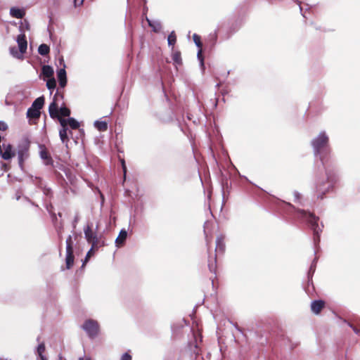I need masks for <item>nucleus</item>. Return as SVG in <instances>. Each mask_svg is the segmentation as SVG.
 <instances>
[{
	"mask_svg": "<svg viewBox=\"0 0 360 360\" xmlns=\"http://www.w3.org/2000/svg\"><path fill=\"white\" fill-rule=\"evenodd\" d=\"M68 125L72 129H76L79 128V123L73 117H69L68 119Z\"/></svg>",
	"mask_w": 360,
	"mask_h": 360,
	"instance_id": "obj_26",
	"label": "nucleus"
},
{
	"mask_svg": "<svg viewBox=\"0 0 360 360\" xmlns=\"http://www.w3.org/2000/svg\"><path fill=\"white\" fill-rule=\"evenodd\" d=\"M122 165H123L124 170L125 171V166H124V160H122Z\"/></svg>",
	"mask_w": 360,
	"mask_h": 360,
	"instance_id": "obj_45",
	"label": "nucleus"
},
{
	"mask_svg": "<svg viewBox=\"0 0 360 360\" xmlns=\"http://www.w3.org/2000/svg\"><path fill=\"white\" fill-rule=\"evenodd\" d=\"M84 237L86 241L93 245V248H98L103 245V243L100 241L99 237L96 231L88 225L84 229Z\"/></svg>",
	"mask_w": 360,
	"mask_h": 360,
	"instance_id": "obj_3",
	"label": "nucleus"
},
{
	"mask_svg": "<svg viewBox=\"0 0 360 360\" xmlns=\"http://www.w3.org/2000/svg\"><path fill=\"white\" fill-rule=\"evenodd\" d=\"M202 186H203V187H206V186H205V185L204 184V181H202Z\"/></svg>",
	"mask_w": 360,
	"mask_h": 360,
	"instance_id": "obj_46",
	"label": "nucleus"
},
{
	"mask_svg": "<svg viewBox=\"0 0 360 360\" xmlns=\"http://www.w3.org/2000/svg\"><path fill=\"white\" fill-rule=\"evenodd\" d=\"M44 103V97H39L33 102L31 107L34 108V109L37 110L38 111H40V110L42 108Z\"/></svg>",
	"mask_w": 360,
	"mask_h": 360,
	"instance_id": "obj_18",
	"label": "nucleus"
},
{
	"mask_svg": "<svg viewBox=\"0 0 360 360\" xmlns=\"http://www.w3.org/2000/svg\"><path fill=\"white\" fill-rule=\"evenodd\" d=\"M219 186L221 189L223 197L224 198L226 194L229 193L231 184L229 181H219Z\"/></svg>",
	"mask_w": 360,
	"mask_h": 360,
	"instance_id": "obj_19",
	"label": "nucleus"
},
{
	"mask_svg": "<svg viewBox=\"0 0 360 360\" xmlns=\"http://www.w3.org/2000/svg\"><path fill=\"white\" fill-rule=\"evenodd\" d=\"M225 250V244L224 242V237L219 236L216 240V251L218 252L223 253Z\"/></svg>",
	"mask_w": 360,
	"mask_h": 360,
	"instance_id": "obj_15",
	"label": "nucleus"
},
{
	"mask_svg": "<svg viewBox=\"0 0 360 360\" xmlns=\"http://www.w3.org/2000/svg\"><path fill=\"white\" fill-rule=\"evenodd\" d=\"M98 248H93V245H91V249L88 251L86 256L85 257V259L83 262V266L87 262L89 259L94 255V250L97 249Z\"/></svg>",
	"mask_w": 360,
	"mask_h": 360,
	"instance_id": "obj_31",
	"label": "nucleus"
},
{
	"mask_svg": "<svg viewBox=\"0 0 360 360\" xmlns=\"http://www.w3.org/2000/svg\"><path fill=\"white\" fill-rule=\"evenodd\" d=\"M9 51H10V53L14 58H16L18 59L22 58L23 54L21 53V52L20 51H18V49L15 46L11 47Z\"/></svg>",
	"mask_w": 360,
	"mask_h": 360,
	"instance_id": "obj_25",
	"label": "nucleus"
},
{
	"mask_svg": "<svg viewBox=\"0 0 360 360\" xmlns=\"http://www.w3.org/2000/svg\"><path fill=\"white\" fill-rule=\"evenodd\" d=\"M30 148V141L28 139L23 138L18 145V158L20 165L28 157V150Z\"/></svg>",
	"mask_w": 360,
	"mask_h": 360,
	"instance_id": "obj_4",
	"label": "nucleus"
},
{
	"mask_svg": "<svg viewBox=\"0 0 360 360\" xmlns=\"http://www.w3.org/2000/svg\"><path fill=\"white\" fill-rule=\"evenodd\" d=\"M293 194L295 197V201H297L300 198V193L297 191H295Z\"/></svg>",
	"mask_w": 360,
	"mask_h": 360,
	"instance_id": "obj_41",
	"label": "nucleus"
},
{
	"mask_svg": "<svg viewBox=\"0 0 360 360\" xmlns=\"http://www.w3.org/2000/svg\"><path fill=\"white\" fill-rule=\"evenodd\" d=\"M209 269L211 271H214L216 269L215 262H209L208 264Z\"/></svg>",
	"mask_w": 360,
	"mask_h": 360,
	"instance_id": "obj_37",
	"label": "nucleus"
},
{
	"mask_svg": "<svg viewBox=\"0 0 360 360\" xmlns=\"http://www.w3.org/2000/svg\"><path fill=\"white\" fill-rule=\"evenodd\" d=\"M46 86L49 90L55 89L56 86V82L54 77L49 78L46 82Z\"/></svg>",
	"mask_w": 360,
	"mask_h": 360,
	"instance_id": "obj_28",
	"label": "nucleus"
},
{
	"mask_svg": "<svg viewBox=\"0 0 360 360\" xmlns=\"http://www.w3.org/2000/svg\"><path fill=\"white\" fill-rule=\"evenodd\" d=\"M17 43L18 45L19 51L21 53L24 54L26 52L27 47V42L25 34L21 33L17 37Z\"/></svg>",
	"mask_w": 360,
	"mask_h": 360,
	"instance_id": "obj_7",
	"label": "nucleus"
},
{
	"mask_svg": "<svg viewBox=\"0 0 360 360\" xmlns=\"http://www.w3.org/2000/svg\"><path fill=\"white\" fill-rule=\"evenodd\" d=\"M82 328L91 338L96 337L99 333L98 323L93 319L85 321Z\"/></svg>",
	"mask_w": 360,
	"mask_h": 360,
	"instance_id": "obj_5",
	"label": "nucleus"
},
{
	"mask_svg": "<svg viewBox=\"0 0 360 360\" xmlns=\"http://www.w3.org/2000/svg\"><path fill=\"white\" fill-rule=\"evenodd\" d=\"M207 224V222H206V223L205 224V226H206ZM204 228L205 229V226H204ZM205 238H206L207 243L208 244V243H210V241H209V240H208V239H207V234H206V231H205Z\"/></svg>",
	"mask_w": 360,
	"mask_h": 360,
	"instance_id": "obj_42",
	"label": "nucleus"
},
{
	"mask_svg": "<svg viewBox=\"0 0 360 360\" xmlns=\"http://www.w3.org/2000/svg\"><path fill=\"white\" fill-rule=\"evenodd\" d=\"M45 352V345L44 342L39 344L37 348V354L40 357L41 360H46V357L44 355Z\"/></svg>",
	"mask_w": 360,
	"mask_h": 360,
	"instance_id": "obj_22",
	"label": "nucleus"
},
{
	"mask_svg": "<svg viewBox=\"0 0 360 360\" xmlns=\"http://www.w3.org/2000/svg\"><path fill=\"white\" fill-rule=\"evenodd\" d=\"M147 21L148 22L149 26L153 29V30L155 32H158L162 29V25L160 22L158 20H150L147 18Z\"/></svg>",
	"mask_w": 360,
	"mask_h": 360,
	"instance_id": "obj_16",
	"label": "nucleus"
},
{
	"mask_svg": "<svg viewBox=\"0 0 360 360\" xmlns=\"http://www.w3.org/2000/svg\"><path fill=\"white\" fill-rule=\"evenodd\" d=\"M197 56H198V60H200L201 67L202 68H204V62H203V58L202 56V49H200L199 51H198Z\"/></svg>",
	"mask_w": 360,
	"mask_h": 360,
	"instance_id": "obj_34",
	"label": "nucleus"
},
{
	"mask_svg": "<svg viewBox=\"0 0 360 360\" xmlns=\"http://www.w3.org/2000/svg\"><path fill=\"white\" fill-rule=\"evenodd\" d=\"M10 15L13 18H22L25 15V11L24 8H19L17 7H12L10 9Z\"/></svg>",
	"mask_w": 360,
	"mask_h": 360,
	"instance_id": "obj_12",
	"label": "nucleus"
},
{
	"mask_svg": "<svg viewBox=\"0 0 360 360\" xmlns=\"http://www.w3.org/2000/svg\"><path fill=\"white\" fill-rule=\"evenodd\" d=\"M65 65H63V68L60 69L57 72V77L59 82V85L60 87L63 88L66 86L67 84V77H66V71L65 70Z\"/></svg>",
	"mask_w": 360,
	"mask_h": 360,
	"instance_id": "obj_8",
	"label": "nucleus"
},
{
	"mask_svg": "<svg viewBox=\"0 0 360 360\" xmlns=\"http://www.w3.org/2000/svg\"><path fill=\"white\" fill-rule=\"evenodd\" d=\"M94 127L100 131H105L108 129V124L105 121H95Z\"/></svg>",
	"mask_w": 360,
	"mask_h": 360,
	"instance_id": "obj_20",
	"label": "nucleus"
},
{
	"mask_svg": "<svg viewBox=\"0 0 360 360\" xmlns=\"http://www.w3.org/2000/svg\"><path fill=\"white\" fill-rule=\"evenodd\" d=\"M86 360H91L90 359H86Z\"/></svg>",
	"mask_w": 360,
	"mask_h": 360,
	"instance_id": "obj_49",
	"label": "nucleus"
},
{
	"mask_svg": "<svg viewBox=\"0 0 360 360\" xmlns=\"http://www.w3.org/2000/svg\"><path fill=\"white\" fill-rule=\"evenodd\" d=\"M127 237V232L125 229H122L115 240V244L117 248L122 247Z\"/></svg>",
	"mask_w": 360,
	"mask_h": 360,
	"instance_id": "obj_11",
	"label": "nucleus"
},
{
	"mask_svg": "<svg viewBox=\"0 0 360 360\" xmlns=\"http://www.w3.org/2000/svg\"><path fill=\"white\" fill-rule=\"evenodd\" d=\"M8 129V125L6 122L0 121V130L6 131Z\"/></svg>",
	"mask_w": 360,
	"mask_h": 360,
	"instance_id": "obj_35",
	"label": "nucleus"
},
{
	"mask_svg": "<svg viewBox=\"0 0 360 360\" xmlns=\"http://www.w3.org/2000/svg\"><path fill=\"white\" fill-rule=\"evenodd\" d=\"M354 330L355 333H358V330L356 328H354Z\"/></svg>",
	"mask_w": 360,
	"mask_h": 360,
	"instance_id": "obj_47",
	"label": "nucleus"
},
{
	"mask_svg": "<svg viewBox=\"0 0 360 360\" xmlns=\"http://www.w3.org/2000/svg\"><path fill=\"white\" fill-rule=\"evenodd\" d=\"M4 151L1 153V158L4 160H8L15 156V153L13 150V147L11 144L6 146L4 145Z\"/></svg>",
	"mask_w": 360,
	"mask_h": 360,
	"instance_id": "obj_9",
	"label": "nucleus"
},
{
	"mask_svg": "<svg viewBox=\"0 0 360 360\" xmlns=\"http://www.w3.org/2000/svg\"><path fill=\"white\" fill-rule=\"evenodd\" d=\"M19 29H20V32L23 33V34L26 30H30V24H29L28 21L27 20H24V21L21 22Z\"/></svg>",
	"mask_w": 360,
	"mask_h": 360,
	"instance_id": "obj_30",
	"label": "nucleus"
},
{
	"mask_svg": "<svg viewBox=\"0 0 360 360\" xmlns=\"http://www.w3.org/2000/svg\"><path fill=\"white\" fill-rule=\"evenodd\" d=\"M173 59L176 63H179L180 60V56L179 53H176L173 56Z\"/></svg>",
	"mask_w": 360,
	"mask_h": 360,
	"instance_id": "obj_39",
	"label": "nucleus"
},
{
	"mask_svg": "<svg viewBox=\"0 0 360 360\" xmlns=\"http://www.w3.org/2000/svg\"><path fill=\"white\" fill-rule=\"evenodd\" d=\"M40 148H41L40 158L43 160L44 163L46 165H52V163H53L52 158L48 153L46 149L43 146H40Z\"/></svg>",
	"mask_w": 360,
	"mask_h": 360,
	"instance_id": "obj_10",
	"label": "nucleus"
},
{
	"mask_svg": "<svg viewBox=\"0 0 360 360\" xmlns=\"http://www.w3.org/2000/svg\"><path fill=\"white\" fill-rule=\"evenodd\" d=\"M59 136L62 143L67 145L69 139L68 136V129H60L59 131Z\"/></svg>",
	"mask_w": 360,
	"mask_h": 360,
	"instance_id": "obj_23",
	"label": "nucleus"
},
{
	"mask_svg": "<svg viewBox=\"0 0 360 360\" xmlns=\"http://www.w3.org/2000/svg\"><path fill=\"white\" fill-rule=\"evenodd\" d=\"M27 116L30 118H39L40 116V111L30 107L27 111Z\"/></svg>",
	"mask_w": 360,
	"mask_h": 360,
	"instance_id": "obj_21",
	"label": "nucleus"
},
{
	"mask_svg": "<svg viewBox=\"0 0 360 360\" xmlns=\"http://www.w3.org/2000/svg\"><path fill=\"white\" fill-rule=\"evenodd\" d=\"M49 46L45 44H41L38 48V52L41 56H46L49 53Z\"/></svg>",
	"mask_w": 360,
	"mask_h": 360,
	"instance_id": "obj_24",
	"label": "nucleus"
},
{
	"mask_svg": "<svg viewBox=\"0 0 360 360\" xmlns=\"http://www.w3.org/2000/svg\"><path fill=\"white\" fill-rule=\"evenodd\" d=\"M334 176H333V175H331V174H328V173L327 172V178H328V180H329L330 179L333 178Z\"/></svg>",
	"mask_w": 360,
	"mask_h": 360,
	"instance_id": "obj_43",
	"label": "nucleus"
},
{
	"mask_svg": "<svg viewBox=\"0 0 360 360\" xmlns=\"http://www.w3.org/2000/svg\"><path fill=\"white\" fill-rule=\"evenodd\" d=\"M326 183H329V181H326ZM326 184L325 181H320V184L319 185V188H326Z\"/></svg>",
	"mask_w": 360,
	"mask_h": 360,
	"instance_id": "obj_40",
	"label": "nucleus"
},
{
	"mask_svg": "<svg viewBox=\"0 0 360 360\" xmlns=\"http://www.w3.org/2000/svg\"><path fill=\"white\" fill-rule=\"evenodd\" d=\"M58 105L56 103L55 98L53 99V101L50 104L49 107V112L50 116L52 118H55L58 117Z\"/></svg>",
	"mask_w": 360,
	"mask_h": 360,
	"instance_id": "obj_14",
	"label": "nucleus"
},
{
	"mask_svg": "<svg viewBox=\"0 0 360 360\" xmlns=\"http://www.w3.org/2000/svg\"><path fill=\"white\" fill-rule=\"evenodd\" d=\"M324 307V302L321 300L311 302V309L314 314H319Z\"/></svg>",
	"mask_w": 360,
	"mask_h": 360,
	"instance_id": "obj_13",
	"label": "nucleus"
},
{
	"mask_svg": "<svg viewBox=\"0 0 360 360\" xmlns=\"http://www.w3.org/2000/svg\"><path fill=\"white\" fill-rule=\"evenodd\" d=\"M176 41V37L174 31H172L167 38V42L169 46H173Z\"/></svg>",
	"mask_w": 360,
	"mask_h": 360,
	"instance_id": "obj_27",
	"label": "nucleus"
},
{
	"mask_svg": "<svg viewBox=\"0 0 360 360\" xmlns=\"http://www.w3.org/2000/svg\"><path fill=\"white\" fill-rule=\"evenodd\" d=\"M311 145L315 156L319 157L324 164V158L329 153V138L325 131H321L311 141Z\"/></svg>",
	"mask_w": 360,
	"mask_h": 360,
	"instance_id": "obj_1",
	"label": "nucleus"
},
{
	"mask_svg": "<svg viewBox=\"0 0 360 360\" xmlns=\"http://www.w3.org/2000/svg\"><path fill=\"white\" fill-rule=\"evenodd\" d=\"M73 242L72 240L71 236H69L66 240V268L70 269L74 264V256H73Z\"/></svg>",
	"mask_w": 360,
	"mask_h": 360,
	"instance_id": "obj_6",
	"label": "nucleus"
},
{
	"mask_svg": "<svg viewBox=\"0 0 360 360\" xmlns=\"http://www.w3.org/2000/svg\"><path fill=\"white\" fill-rule=\"evenodd\" d=\"M312 269H313V266H311L310 267V270L311 271Z\"/></svg>",
	"mask_w": 360,
	"mask_h": 360,
	"instance_id": "obj_48",
	"label": "nucleus"
},
{
	"mask_svg": "<svg viewBox=\"0 0 360 360\" xmlns=\"http://www.w3.org/2000/svg\"><path fill=\"white\" fill-rule=\"evenodd\" d=\"M70 110L66 107H61L58 110V116L69 117Z\"/></svg>",
	"mask_w": 360,
	"mask_h": 360,
	"instance_id": "obj_29",
	"label": "nucleus"
},
{
	"mask_svg": "<svg viewBox=\"0 0 360 360\" xmlns=\"http://www.w3.org/2000/svg\"><path fill=\"white\" fill-rule=\"evenodd\" d=\"M53 73H54L53 69L51 66H49V65H44L42 67V74L46 77H48V78L53 77Z\"/></svg>",
	"mask_w": 360,
	"mask_h": 360,
	"instance_id": "obj_17",
	"label": "nucleus"
},
{
	"mask_svg": "<svg viewBox=\"0 0 360 360\" xmlns=\"http://www.w3.org/2000/svg\"><path fill=\"white\" fill-rule=\"evenodd\" d=\"M58 118L59 122L62 127L61 129H68L67 125L68 124V119H64L60 117V116L57 117Z\"/></svg>",
	"mask_w": 360,
	"mask_h": 360,
	"instance_id": "obj_33",
	"label": "nucleus"
},
{
	"mask_svg": "<svg viewBox=\"0 0 360 360\" xmlns=\"http://www.w3.org/2000/svg\"><path fill=\"white\" fill-rule=\"evenodd\" d=\"M281 203L289 208L295 210L297 212L298 217L307 221L313 229L314 234L319 237V234L322 230L318 224V217H316L314 214L308 212L304 210L295 209V207L289 202H282Z\"/></svg>",
	"mask_w": 360,
	"mask_h": 360,
	"instance_id": "obj_2",
	"label": "nucleus"
},
{
	"mask_svg": "<svg viewBox=\"0 0 360 360\" xmlns=\"http://www.w3.org/2000/svg\"><path fill=\"white\" fill-rule=\"evenodd\" d=\"M193 41L195 44V45L198 47V48H201L202 46V43L200 41V36H198V34H194L193 36Z\"/></svg>",
	"mask_w": 360,
	"mask_h": 360,
	"instance_id": "obj_32",
	"label": "nucleus"
},
{
	"mask_svg": "<svg viewBox=\"0 0 360 360\" xmlns=\"http://www.w3.org/2000/svg\"><path fill=\"white\" fill-rule=\"evenodd\" d=\"M120 360H131V356L128 353L122 355Z\"/></svg>",
	"mask_w": 360,
	"mask_h": 360,
	"instance_id": "obj_36",
	"label": "nucleus"
},
{
	"mask_svg": "<svg viewBox=\"0 0 360 360\" xmlns=\"http://www.w3.org/2000/svg\"><path fill=\"white\" fill-rule=\"evenodd\" d=\"M78 220H79L78 217H76L75 219V222L77 223Z\"/></svg>",
	"mask_w": 360,
	"mask_h": 360,
	"instance_id": "obj_44",
	"label": "nucleus"
},
{
	"mask_svg": "<svg viewBox=\"0 0 360 360\" xmlns=\"http://www.w3.org/2000/svg\"><path fill=\"white\" fill-rule=\"evenodd\" d=\"M84 0H74L75 6H79L82 5Z\"/></svg>",
	"mask_w": 360,
	"mask_h": 360,
	"instance_id": "obj_38",
	"label": "nucleus"
}]
</instances>
